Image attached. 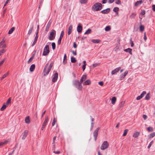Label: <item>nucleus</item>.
Instances as JSON below:
<instances>
[{
	"label": "nucleus",
	"instance_id": "nucleus-1",
	"mask_svg": "<svg viewBox=\"0 0 155 155\" xmlns=\"http://www.w3.org/2000/svg\"><path fill=\"white\" fill-rule=\"evenodd\" d=\"M48 63L46 64L44 69L43 74L44 76L47 75L48 74L52 66H53V63L51 62L49 66H48Z\"/></svg>",
	"mask_w": 155,
	"mask_h": 155
},
{
	"label": "nucleus",
	"instance_id": "nucleus-2",
	"mask_svg": "<svg viewBox=\"0 0 155 155\" xmlns=\"http://www.w3.org/2000/svg\"><path fill=\"white\" fill-rule=\"evenodd\" d=\"M102 8V4L99 3H95L92 7V9L94 11L100 10Z\"/></svg>",
	"mask_w": 155,
	"mask_h": 155
},
{
	"label": "nucleus",
	"instance_id": "nucleus-3",
	"mask_svg": "<svg viewBox=\"0 0 155 155\" xmlns=\"http://www.w3.org/2000/svg\"><path fill=\"white\" fill-rule=\"evenodd\" d=\"M109 146L108 142L107 141H104L102 144L100 148L101 150H104L107 149Z\"/></svg>",
	"mask_w": 155,
	"mask_h": 155
},
{
	"label": "nucleus",
	"instance_id": "nucleus-4",
	"mask_svg": "<svg viewBox=\"0 0 155 155\" xmlns=\"http://www.w3.org/2000/svg\"><path fill=\"white\" fill-rule=\"evenodd\" d=\"M49 52V45H46L44 48V51L42 54L43 56H47L48 55Z\"/></svg>",
	"mask_w": 155,
	"mask_h": 155
},
{
	"label": "nucleus",
	"instance_id": "nucleus-5",
	"mask_svg": "<svg viewBox=\"0 0 155 155\" xmlns=\"http://www.w3.org/2000/svg\"><path fill=\"white\" fill-rule=\"evenodd\" d=\"M54 33H55V31L54 30H52L50 33V35L48 37L49 39L50 40H52L54 38Z\"/></svg>",
	"mask_w": 155,
	"mask_h": 155
},
{
	"label": "nucleus",
	"instance_id": "nucleus-6",
	"mask_svg": "<svg viewBox=\"0 0 155 155\" xmlns=\"http://www.w3.org/2000/svg\"><path fill=\"white\" fill-rule=\"evenodd\" d=\"M37 30L38 31L39 30V25H37ZM38 31H37L36 34V36H35V38L34 41H33V42L32 45V46H33L35 45V44L38 38Z\"/></svg>",
	"mask_w": 155,
	"mask_h": 155
},
{
	"label": "nucleus",
	"instance_id": "nucleus-7",
	"mask_svg": "<svg viewBox=\"0 0 155 155\" xmlns=\"http://www.w3.org/2000/svg\"><path fill=\"white\" fill-rule=\"evenodd\" d=\"M76 84L77 85V87L78 89L79 90H81L82 88V86L81 82L78 81H76Z\"/></svg>",
	"mask_w": 155,
	"mask_h": 155
},
{
	"label": "nucleus",
	"instance_id": "nucleus-8",
	"mask_svg": "<svg viewBox=\"0 0 155 155\" xmlns=\"http://www.w3.org/2000/svg\"><path fill=\"white\" fill-rule=\"evenodd\" d=\"M28 130H25V131L23 133L22 135L23 136L22 137V139L23 140H24L26 137L27 136L28 133Z\"/></svg>",
	"mask_w": 155,
	"mask_h": 155
},
{
	"label": "nucleus",
	"instance_id": "nucleus-9",
	"mask_svg": "<svg viewBox=\"0 0 155 155\" xmlns=\"http://www.w3.org/2000/svg\"><path fill=\"white\" fill-rule=\"evenodd\" d=\"M64 34V32L63 31H62L61 32V35L60 36V37L59 38L58 40V45H60L61 44V40L62 37L63 36Z\"/></svg>",
	"mask_w": 155,
	"mask_h": 155
},
{
	"label": "nucleus",
	"instance_id": "nucleus-10",
	"mask_svg": "<svg viewBox=\"0 0 155 155\" xmlns=\"http://www.w3.org/2000/svg\"><path fill=\"white\" fill-rule=\"evenodd\" d=\"M82 29V27L81 25V24H79L77 26V31L78 32L80 33L81 32Z\"/></svg>",
	"mask_w": 155,
	"mask_h": 155
},
{
	"label": "nucleus",
	"instance_id": "nucleus-11",
	"mask_svg": "<svg viewBox=\"0 0 155 155\" xmlns=\"http://www.w3.org/2000/svg\"><path fill=\"white\" fill-rule=\"evenodd\" d=\"M120 67H119L115 69L114 70L112 71L111 72V74H114L117 72H118V71L120 70Z\"/></svg>",
	"mask_w": 155,
	"mask_h": 155
},
{
	"label": "nucleus",
	"instance_id": "nucleus-12",
	"mask_svg": "<svg viewBox=\"0 0 155 155\" xmlns=\"http://www.w3.org/2000/svg\"><path fill=\"white\" fill-rule=\"evenodd\" d=\"M58 73H55L54 74V76L53 78L52 79V81L53 82H55L57 79L58 78Z\"/></svg>",
	"mask_w": 155,
	"mask_h": 155
},
{
	"label": "nucleus",
	"instance_id": "nucleus-13",
	"mask_svg": "<svg viewBox=\"0 0 155 155\" xmlns=\"http://www.w3.org/2000/svg\"><path fill=\"white\" fill-rule=\"evenodd\" d=\"M111 100L112 104L114 105L115 104L117 101V98L115 97H113L112 98Z\"/></svg>",
	"mask_w": 155,
	"mask_h": 155
},
{
	"label": "nucleus",
	"instance_id": "nucleus-14",
	"mask_svg": "<svg viewBox=\"0 0 155 155\" xmlns=\"http://www.w3.org/2000/svg\"><path fill=\"white\" fill-rule=\"evenodd\" d=\"M128 73V71H126L123 74H122L120 75V79H122L123 78H124V77L126 76L127 74Z\"/></svg>",
	"mask_w": 155,
	"mask_h": 155
},
{
	"label": "nucleus",
	"instance_id": "nucleus-15",
	"mask_svg": "<svg viewBox=\"0 0 155 155\" xmlns=\"http://www.w3.org/2000/svg\"><path fill=\"white\" fill-rule=\"evenodd\" d=\"M140 132L138 131H137L134 133L133 134V137L135 138H137L140 135Z\"/></svg>",
	"mask_w": 155,
	"mask_h": 155
},
{
	"label": "nucleus",
	"instance_id": "nucleus-16",
	"mask_svg": "<svg viewBox=\"0 0 155 155\" xmlns=\"http://www.w3.org/2000/svg\"><path fill=\"white\" fill-rule=\"evenodd\" d=\"M35 68V64H33L31 65L29 68V70L31 72H32L34 71V69Z\"/></svg>",
	"mask_w": 155,
	"mask_h": 155
},
{
	"label": "nucleus",
	"instance_id": "nucleus-17",
	"mask_svg": "<svg viewBox=\"0 0 155 155\" xmlns=\"http://www.w3.org/2000/svg\"><path fill=\"white\" fill-rule=\"evenodd\" d=\"M25 122L26 124H29L30 122V118L29 116H27L25 118Z\"/></svg>",
	"mask_w": 155,
	"mask_h": 155
},
{
	"label": "nucleus",
	"instance_id": "nucleus-18",
	"mask_svg": "<svg viewBox=\"0 0 155 155\" xmlns=\"http://www.w3.org/2000/svg\"><path fill=\"white\" fill-rule=\"evenodd\" d=\"M132 49L130 48H128L127 49H125L124 50V51L129 52L130 54H132Z\"/></svg>",
	"mask_w": 155,
	"mask_h": 155
},
{
	"label": "nucleus",
	"instance_id": "nucleus-19",
	"mask_svg": "<svg viewBox=\"0 0 155 155\" xmlns=\"http://www.w3.org/2000/svg\"><path fill=\"white\" fill-rule=\"evenodd\" d=\"M91 83V81L90 80H88L85 81L83 83L84 85H89Z\"/></svg>",
	"mask_w": 155,
	"mask_h": 155
},
{
	"label": "nucleus",
	"instance_id": "nucleus-20",
	"mask_svg": "<svg viewBox=\"0 0 155 155\" xmlns=\"http://www.w3.org/2000/svg\"><path fill=\"white\" fill-rule=\"evenodd\" d=\"M87 78V76L86 75H83L81 77L80 80V82L82 83L83 81L85 80Z\"/></svg>",
	"mask_w": 155,
	"mask_h": 155
},
{
	"label": "nucleus",
	"instance_id": "nucleus-21",
	"mask_svg": "<svg viewBox=\"0 0 155 155\" xmlns=\"http://www.w3.org/2000/svg\"><path fill=\"white\" fill-rule=\"evenodd\" d=\"M110 11V8H107L106 9L102 10L101 11V12L103 14H107Z\"/></svg>",
	"mask_w": 155,
	"mask_h": 155
},
{
	"label": "nucleus",
	"instance_id": "nucleus-22",
	"mask_svg": "<svg viewBox=\"0 0 155 155\" xmlns=\"http://www.w3.org/2000/svg\"><path fill=\"white\" fill-rule=\"evenodd\" d=\"M125 103V101H122L120 102L119 105V107L120 108L123 107Z\"/></svg>",
	"mask_w": 155,
	"mask_h": 155
},
{
	"label": "nucleus",
	"instance_id": "nucleus-23",
	"mask_svg": "<svg viewBox=\"0 0 155 155\" xmlns=\"http://www.w3.org/2000/svg\"><path fill=\"white\" fill-rule=\"evenodd\" d=\"M9 71L7 72L6 73L4 74L2 77L1 78V80H2L3 79L5 78L9 74Z\"/></svg>",
	"mask_w": 155,
	"mask_h": 155
},
{
	"label": "nucleus",
	"instance_id": "nucleus-24",
	"mask_svg": "<svg viewBox=\"0 0 155 155\" xmlns=\"http://www.w3.org/2000/svg\"><path fill=\"white\" fill-rule=\"evenodd\" d=\"M9 142V141L8 140H6L4 142H1L0 143V146H2L4 145H5L7 144Z\"/></svg>",
	"mask_w": 155,
	"mask_h": 155
},
{
	"label": "nucleus",
	"instance_id": "nucleus-25",
	"mask_svg": "<svg viewBox=\"0 0 155 155\" xmlns=\"http://www.w3.org/2000/svg\"><path fill=\"white\" fill-rule=\"evenodd\" d=\"M72 25H70L68 28V35H69L71 32L72 31Z\"/></svg>",
	"mask_w": 155,
	"mask_h": 155
},
{
	"label": "nucleus",
	"instance_id": "nucleus-26",
	"mask_svg": "<svg viewBox=\"0 0 155 155\" xmlns=\"http://www.w3.org/2000/svg\"><path fill=\"white\" fill-rule=\"evenodd\" d=\"M91 41L94 43H98L101 41L99 39H93Z\"/></svg>",
	"mask_w": 155,
	"mask_h": 155
},
{
	"label": "nucleus",
	"instance_id": "nucleus-27",
	"mask_svg": "<svg viewBox=\"0 0 155 155\" xmlns=\"http://www.w3.org/2000/svg\"><path fill=\"white\" fill-rule=\"evenodd\" d=\"M142 2H143V1L142 0H140L139 1H138L135 3V5L136 6H137L139 5L142 3Z\"/></svg>",
	"mask_w": 155,
	"mask_h": 155
},
{
	"label": "nucleus",
	"instance_id": "nucleus-28",
	"mask_svg": "<svg viewBox=\"0 0 155 155\" xmlns=\"http://www.w3.org/2000/svg\"><path fill=\"white\" fill-rule=\"evenodd\" d=\"M5 40L3 38L2 41L0 42V48H1L4 43L5 42Z\"/></svg>",
	"mask_w": 155,
	"mask_h": 155
},
{
	"label": "nucleus",
	"instance_id": "nucleus-29",
	"mask_svg": "<svg viewBox=\"0 0 155 155\" xmlns=\"http://www.w3.org/2000/svg\"><path fill=\"white\" fill-rule=\"evenodd\" d=\"M15 29V28L14 27H13L10 30H9L8 34H11L12 32L14 31Z\"/></svg>",
	"mask_w": 155,
	"mask_h": 155
},
{
	"label": "nucleus",
	"instance_id": "nucleus-30",
	"mask_svg": "<svg viewBox=\"0 0 155 155\" xmlns=\"http://www.w3.org/2000/svg\"><path fill=\"white\" fill-rule=\"evenodd\" d=\"M11 97H9L7 100L6 104H5V105H7V106H8V105L9 104L11 103Z\"/></svg>",
	"mask_w": 155,
	"mask_h": 155
},
{
	"label": "nucleus",
	"instance_id": "nucleus-31",
	"mask_svg": "<svg viewBox=\"0 0 155 155\" xmlns=\"http://www.w3.org/2000/svg\"><path fill=\"white\" fill-rule=\"evenodd\" d=\"M51 25V23L50 22H49L47 24V26L46 27V31H48V30L49 29V27H50Z\"/></svg>",
	"mask_w": 155,
	"mask_h": 155
},
{
	"label": "nucleus",
	"instance_id": "nucleus-32",
	"mask_svg": "<svg viewBox=\"0 0 155 155\" xmlns=\"http://www.w3.org/2000/svg\"><path fill=\"white\" fill-rule=\"evenodd\" d=\"M63 62L64 64H65L67 62V57L66 54L64 55Z\"/></svg>",
	"mask_w": 155,
	"mask_h": 155
},
{
	"label": "nucleus",
	"instance_id": "nucleus-33",
	"mask_svg": "<svg viewBox=\"0 0 155 155\" xmlns=\"http://www.w3.org/2000/svg\"><path fill=\"white\" fill-rule=\"evenodd\" d=\"M7 106L5 104L1 108L0 110L1 111L4 110Z\"/></svg>",
	"mask_w": 155,
	"mask_h": 155
},
{
	"label": "nucleus",
	"instance_id": "nucleus-34",
	"mask_svg": "<svg viewBox=\"0 0 155 155\" xmlns=\"http://www.w3.org/2000/svg\"><path fill=\"white\" fill-rule=\"evenodd\" d=\"M147 130L149 132H152L153 130V128L150 127H149L147 128Z\"/></svg>",
	"mask_w": 155,
	"mask_h": 155
},
{
	"label": "nucleus",
	"instance_id": "nucleus-35",
	"mask_svg": "<svg viewBox=\"0 0 155 155\" xmlns=\"http://www.w3.org/2000/svg\"><path fill=\"white\" fill-rule=\"evenodd\" d=\"M71 62L74 63L76 62V60L75 58L74 57H71Z\"/></svg>",
	"mask_w": 155,
	"mask_h": 155
},
{
	"label": "nucleus",
	"instance_id": "nucleus-36",
	"mask_svg": "<svg viewBox=\"0 0 155 155\" xmlns=\"http://www.w3.org/2000/svg\"><path fill=\"white\" fill-rule=\"evenodd\" d=\"M6 50L4 49H2L0 51V56H1L2 54L4 53L5 52Z\"/></svg>",
	"mask_w": 155,
	"mask_h": 155
},
{
	"label": "nucleus",
	"instance_id": "nucleus-37",
	"mask_svg": "<svg viewBox=\"0 0 155 155\" xmlns=\"http://www.w3.org/2000/svg\"><path fill=\"white\" fill-rule=\"evenodd\" d=\"M98 133L97 132H96L94 131V136L95 137V140H96L97 138V137L98 135Z\"/></svg>",
	"mask_w": 155,
	"mask_h": 155
},
{
	"label": "nucleus",
	"instance_id": "nucleus-38",
	"mask_svg": "<svg viewBox=\"0 0 155 155\" xmlns=\"http://www.w3.org/2000/svg\"><path fill=\"white\" fill-rule=\"evenodd\" d=\"M80 2L81 4H86L87 2V0H80Z\"/></svg>",
	"mask_w": 155,
	"mask_h": 155
},
{
	"label": "nucleus",
	"instance_id": "nucleus-39",
	"mask_svg": "<svg viewBox=\"0 0 155 155\" xmlns=\"http://www.w3.org/2000/svg\"><path fill=\"white\" fill-rule=\"evenodd\" d=\"M111 29V28L109 26H107L105 27V30L106 31H109Z\"/></svg>",
	"mask_w": 155,
	"mask_h": 155
},
{
	"label": "nucleus",
	"instance_id": "nucleus-40",
	"mask_svg": "<svg viewBox=\"0 0 155 155\" xmlns=\"http://www.w3.org/2000/svg\"><path fill=\"white\" fill-rule=\"evenodd\" d=\"M128 131V129H125V130H124V133L123 135V136H125L127 135V134Z\"/></svg>",
	"mask_w": 155,
	"mask_h": 155
},
{
	"label": "nucleus",
	"instance_id": "nucleus-41",
	"mask_svg": "<svg viewBox=\"0 0 155 155\" xmlns=\"http://www.w3.org/2000/svg\"><path fill=\"white\" fill-rule=\"evenodd\" d=\"M91 30L90 29H88L84 33V34H89L91 33Z\"/></svg>",
	"mask_w": 155,
	"mask_h": 155
},
{
	"label": "nucleus",
	"instance_id": "nucleus-42",
	"mask_svg": "<svg viewBox=\"0 0 155 155\" xmlns=\"http://www.w3.org/2000/svg\"><path fill=\"white\" fill-rule=\"evenodd\" d=\"M48 119V117H47L46 118L45 120L44 121V123L43 124V126H45L46 125V124L47 122Z\"/></svg>",
	"mask_w": 155,
	"mask_h": 155
},
{
	"label": "nucleus",
	"instance_id": "nucleus-43",
	"mask_svg": "<svg viewBox=\"0 0 155 155\" xmlns=\"http://www.w3.org/2000/svg\"><path fill=\"white\" fill-rule=\"evenodd\" d=\"M155 136V132H153L151 133L149 136V138H151Z\"/></svg>",
	"mask_w": 155,
	"mask_h": 155
},
{
	"label": "nucleus",
	"instance_id": "nucleus-44",
	"mask_svg": "<svg viewBox=\"0 0 155 155\" xmlns=\"http://www.w3.org/2000/svg\"><path fill=\"white\" fill-rule=\"evenodd\" d=\"M119 8L118 7H115L113 9V11L116 12H117L119 10Z\"/></svg>",
	"mask_w": 155,
	"mask_h": 155
},
{
	"label": "nucleus",
	"instance_id": "nucleus-45",
	"mask_svg": "<svg viewBox=\"0 0 155 155\" xmlns=\"http://www.w3.org/2000/svg\"><path fill=\"white\" fill-rule=\"evenodd\" d=\"M140 31H143L144 29V27L143 26L141 25L140 26Z\"/></svg>",
	"mask_w": 155,
	"mask_h": 155
},
{
	"label": "nucleus",
	"instance_id": "nucleus-46",
	"mask_svg": "<svg viewBox=\"0 0 155 155\" xmlns=\"http://www.w3.org/2000/svg\"><path fill=\"white\" fill-rule=\"evenodd\" d=\"M52 46L53 50H54L55 48V44L54 42H52Z\"/></svg>",
	"mask_w": 155,
	"mask_h": 155
},
{
	"label": "nucleus",
	"instance_id": "nucleus-47",
	"mask_svg": "<svg viewBox=\"0 0 155 155\" xmlns=\"http://www.w3.org/2000/svg\"><path fill=\"white\" fill-rule=\"evenodd\" d=\"M92 122L91 123V128H90L91 130L92 129L93 127V124H94V123H93V119H92Z\"/></svg>",
	"mask_w": 155,
	"mask_h": 155
},
{
	"label": "nucleus",
	"instance_id": "nucleus-48",
	"mask_svg": "<svg viewBox=\"0 0 155 155\" xmlns=\"http://www.w3.org/2000/svg\"><path fill=\"white\" fill-rule=\"evenodd\" d=\"M150 97L149 93H148L145 97V99L147 100H148L150 99Z\"/></svg>",
	"mask_w": 155,
	"mask_h": 155
},
{
	"label": "nucleus",
	"instance_id": "nucleus-49",
	"mask_svg": "<svg viewBox=\"0 0 155 155\" xmlns=\"http://www.w3.org/2000/svg\"><path fill=\"white\" fill-rule=\"evenodd\" d=\"M99 65V63H96L93 64V67L94 68H95V67H97V66H98Z\"/></svg>",
	"mask_w": 155,
	"mask_h": 155
},
{
	"label": "nucleus",
	"instance_id": "nucleus-50",
	"mask_svg": "<svg viewBox=\"0 0 155 155\" xmlns=\"http://www.w3.org/2000/svg\"><path fill=\"white\" fill-rule=\"evenodd\" d=\"M33 58H32L31 57L28 60V64H30L33 60Z\"/></svg>",
	"mask_w": 155,
	"mask_h": 155
},
{
	"label": "nucleus",
	"instance_id": "nucleus-51",
	"mask_svg": "<svg viewBox=\"0 0 155 155\" xmlns=\"http://www.w3.org/2000/svg\"><path fill=\"white\" fill-rule=\"evenodd\" d=\"M32 29H33V28L32 27V28H31V29H30L29 30L28 33V35H30L31 33V32H32Z\"/></svg>",
	"mask_w": 155,
	"mask_h": 155
},
{
	"label": "nucleus",
	"instance_id": "nucleus-52",
	"mask_svg": "<svg viewBox=\"0 0 155 155\" xmlns=\"http://www.w3.org/2000/svg\"><path fill=\"white\" fill-rule=\"evenodd\" d=\"M153 141L152 140V141L150 142V143L149 146H148V149H149L150 147H151V145H152L153 143Z\"/></svg>",
	"mask_w": 155,
	"mask_h": 155
},
{
	"label": "nucleus",
	"instance_id": "nucleus-53",
	"mask_svg": "<svg viewBox=\"0 0 155 155\" xmlns=\"http://www.w3.org/2000/svg\"><path fill=\"white\" fill-rule=\"evenodd\" d=\"M146 94V92L145 91H143L140 95V96L142 97L144 96V95Z\"/></svg>",
	"mask_w": 155,
	"mask_h": 155
},
{
	"label": "nucleus",
	"instance_id": "nucleus-54",
	"mask_svg": "<svg viewBox=\"0 0 155 155\" xmlns=\"http://www.w3.org/2000/svg\"><path fill=\"white\" fill-rule=\"evenodd\" d=\"M56 122L55 119V118H54L53 119V121L52 124V126H54L55 124V123Z\"/></svg>",
	"mask_w": 155,
	"mask_h": 155
},
{
	"label": "nucleus",
	"instance_id": "nucleus-55",
	"mask_svg": "<svg viewBox=\"0 0 155 155\" xmlns=\"http://www.w3.org/2000/svg\"><path fill=\"white\" fill-rule=\"evenodd\" d=\"M136 15V14L134 13H132L131 15H130V17L132 18H134L135 16Z\"/></svg>",
	"mask_w": 155,
	"mask_h": 155
},
{
	"label": "nucleus",
	"instance_id": "nucleus-56",
	"mask_svg": "<svg viewBox=\"0 0 155 155\" xmlns=\"http://www.w3.org/2000/svg\"><path fill=\"white\" fill-rule=\"evenodd\" d=\"M130 44H131V47H133L134 46V43H133V41H132L131 39L130 40Z\"/></svg>",
	"mask_w": 155,
	"mask_h": 155
},
{
	"label": "nucleus",
	"instance_id": "nucleus-57",
	"mask_svg": "<svg viewBox=\"0 0 155 155\" xmlns=\"http://www.w3.org/2000/svg\"><path fill=\"white\" fill-rule=\"evenodd\" d=\"M86 65V64H83L82 67V68L83 71H84L85 70Z\"/></svg>",
	"mask_w": 155,
	"mask_h": 155
},
{
	"label": "nucleus",
	"instance_id": "nucleus-58",
	"mask_svg": "<svg viewBox=\"0 0 155 155\" xmlns=\"http://www.w3.org/2000/svg\"><path fill=\"white\" fill-rule=\"evenodd\" d=\"M98 84L99 85H100L101 86H102L104 84V82L102 81H100L98 82Z\"/></svg>",
	"mask_w": 155,
	"mask_h": 155
},
{
	"label": "nucleus",
	"instance_id": "nucleus-59",
	"mask_svg": "<svg viewBox=\"0 0 155 155\" xmlns=\"http://www.w3.org/2000/svg\"><path fill=\"white\" fill-rule=\"evenodd\" d=\"M143 117L144 120H146L147 118V116L145 114L143 115Z\"/></svg>",
	"mask_w": 155,
	"mask_h": 155
},
{
	"label": "nucleus",
	"instance_id": "nucleus-60",
	"mask_svg": "<svg viewBox=\"0 0 155 155\" xmlns=\"http://www.w3.org/2000/svg\"><path fill=\"white\" fill-rule=\"evenodd\" d=\"M116 3L118 4H120L121 2L119 0H117L116 2Z\"/></svg>",
	"mask_w": 155,
	"mask_h": 155
},
{
	"label": "nucleus",
	"instance_id": "nucleus-61",
	"mask_svg": "<svg viewBox=\"0 0 155 155\" xmlns=\"http://www.w3.org/2000/svg\"><path fill=\"white\" fill-rule=\"evenodd\" d=\"M7 47V45L5 43H4L3 46H2L1 48H6Z\"/></svg>",
	"mask_w": 155,
	"mask_h": 155
},
{
	"label": "nucleus",
	"instance_id": "nucleus-62",
	"mask_svg": "<svg viewBox=\"0 0 155 155\" xmlns=\"http://www.w3.org/2000/svg\"><path fill=\"white\" fill-rule=\"evenodd\" d=\"M119 46V45L117 46L116 47L114 48L115 50L116 51L118 50Z\"/></svg>",
	"mask_w": 155,
	"mask_h": 155
},
{
	"label": "nucleus",
	"instance_id": "nucleus-63",
	"mask_svg": "<svg viewBox=\"0 0 155 155\" xmlns=\"http://www.w3.org/2000/svg\"><path fill=\"white\" fill-rule=\"evenodd\" d=\"M73 47L74 48H76L77 47V45L75 42L73 43Z\"/></svg>",
	"mask_w": 155,
	"mask_h": 155
},
{
	"label": "nucleus",
	"instance_id": "nucleus-64",
	"mask_svg": "<svg viewBox=\"0 0 155 155\" xmlns=\"http://www.w3.org/2000/svg\"><path fill=\"white\" fill-rule=\"evenodd\" d=\"M142 98V97L140 95V96H138L137 97V100H140V99H141V98Z\"/></svg>",
	"mask_w": 155,
	"mask_h": 155
}]
</instances>
